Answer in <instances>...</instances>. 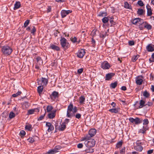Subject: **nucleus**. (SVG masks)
<instances>
[{
	"label": "nucleus",
	"instance_id": "obj_21",
	"mask_svg": "<svg viewBox=\"0 0 154 154\" xmlns=\"http://www.w3.org/2000/svg\"><path fill=\"white\" fill-rule=\"evenodd\" d=\"M66 128V125L65 124V122H63L62 124H61L60 126V128L59 129L60 131H63Z\"/></svg>",
	"mask_w": 154,
	"mask_h": 154
},
{
	"label": "nucleus",
	"instance_id": "obj_57",
	"mask_svg": "<svg viewBox=\"0 0 154 154\" xmlns=\"http://www.w3.org/2000/svg\"><path fill=\"white\" fill-rule=\"evenodd\" d=\"M153 104V103L152 102H148L147 103L145 104V105H148L149 106H152Z\"/></svg>",
	"mask_w": 154,
	"mask_h": 154
},
{
	"label": "nucleus",
	"instance_id": "obj_14",
	"mask_svg": "<svg viewBox=\"0 0 154 154\" xmlns=\"http://www.w3.org/2000/svg\"><path fill=\"white\" fill-rule=\"evenodd\" d=\"M147 9V15L148 16H150L152 14V13L151 9V8L149 5H147L146 6Z\"/></svg>",
	"mask_w": 154,
	"mask_h": 154
},
{
	"label": "nucleus",
	"instance_id": "obj_3",
	"mask_svg": "<svg viewBox=\"0 0 154 154\" xmlns=\"http://www.w3.org/2000/svg\"><path fill=\"white\" fill-rule=\"evenodd\" d=\"M85 144L86 147L91 148L94 146L95 144V141L93 139L87 140L85 141Z\"/></svg>",
	"mask_w": 154,
	"mask_h": 154
},
{
	"label": "nucleus",
	"instance_id": "obj_45",
	"mask_svg": "<svg viewBox=\"0 0 154 154\" xmlns=\"http://www.w3.org/2000/svg\"><path fill=\"white\" fill-rule=\"evenodd\" d=\"M21 94V91H18L16 94H13L12 96L14 97H16L18 95H20Z\"/></svg>",
	"mask_w": 154,
	"mask_h": 154
},
{
	"label": "nucleus",
	"instance_id": "obj_58",
	"mask_svg": "<svg viewBox=\"0 0 154 154\" xmlns=\"http://www.w3.org/2000/svg\"><path fill=\"white\" fill-rule=\"evenodd\" d=\"M77 147L79 148H81L83 147V144L82 143H79L77 145Z\"/></svg>",
	"mask_w": 154,
	"mask_h": 154
},
{
	"label": "nucleus",
	"instance_id": "obj_61",
	"mask_svg": "<svg viewBox=\"0 0 154 154\" xmlns=\"http://www.w3.org/2000/svg\"><path fill=\"white\" fill-rule=\"evenodd\" d=\"M121 89L123 91H125L127 89L126 87L125 86H123L121 87Z\"/></svg>",
	"mask_w": 154,
	"mask_h": 154
},
{
	"label": "nucleus",
	"instance_id": "obj_7",
	"mask_svg": "<svg viewBox=\"0 0 154 154\" xmlns=\"http://www.w3.org/2000/svg\"><path fill=\"white\" fill-rule=\"evenodd\" d=\"M129 121L132 123H134L135 124H137L142 122V121L138 118L134 119L133 118H130L129 119Z\"/></svg>",
	"mask_w": 154,
	"mask_h": 154
},
{
	"label": "nucleus",
	"instance_id": "obj_36",
	"mask_svg": "<svg viewBox=\"0 0 154 154\" xmlns=\"http://www.w3.org/2000/svg\"><path fill=\"white\" fill-rule=\"evenodd\" d=\"M55 116V114L54 113H50L48 115V117L50 119H53Z\"/></svg>",
	"mask_w": 154,
	"mask_h": 154
},
{
	"label": "nucleus",
	"instance_id": "obj_34",
	"mask_svg": "<svg viewBox=\"0 0 154 154\" xmlns=\"http://www.w3.org/2000/svg\"><path fill=\"white\" fill-rule=\"evenodd\" d=\"M143 82V80L141 79H138L136 81V83L138 85H141Z\"/></svg>",
	"mask_w": 154,
	"mask_h": 154
},
{
	"label": "nucleus",
	"instance_id": "obj_11",
	"mask_svg": "<svg viewBox=\"0 0 154 154\" xmlns=\"http://www.w3.org/2000/svg\"><path fill=\"white\" fill-rule=\"evenodd\" d=\"M146 49L149 52H152L154 51V45L152 44H149L146 47Z\"/></svg>",
	"mask_w": 154,
	"mask_h": 154
},
{
	"label": "nucleus",
	"instance_id": "obj_54",
	"mask_svg": "<svg viewBox=\"0 0 154 154\" xmlns=\"http://www.w3.org/2000/svg\"><path fill=\"white\" fill-rule=\"evenodd\" d=\"M77 39L75 37H74L73 38H72L71 40L72 42L74 43L77 41Z\"/></svg>",
	"mask_w": 154,
	"mask_h": 154
},
{
	"label": "nucleus",
	"instance_id": "obj_18",
	"mask_svg": "<svg viewBox=\"0 0 154 154\" xmlns=\"http://www.w3.org/2000/svg\"><path fill=\"white\" fill-rule=\"evenodd\" d=\"M21 6V4L19 2H17L14 4V9L15 10L20 8Z\"/></svg>",
	"mask_w": 154,
	"mask_h": 154
},
{
	"label": "nucleus",
	"instance_id": "obj_48",
	"mask_svg": "<svg viewBox=\"0 0 154 154\" xmlns=\"http://www.w3.org/2000/svg\"><path fill=\"white\" fill-rule=\"evenodd\" d=\"M29 20H27L24 24V26L25 27H26L28 25L29 23Z\"/></svg>",
	"mask_w": 154,
	"mask_h": 154
},
{
	"label": "nucleus",
	"instance_id": "obj_40",
	"mask_svg": "<svg viewBox=\"0 0 154 154\" xmlns=\"http://www.w3.org/2000/svg\"><path fill=\"white\" fill-rule=\"evenodd\" d=\"M15 116V114L13 112H10L9 115V118L10 119L14 118Z\"/></svg>",
	"mask_w": 154,
	"mask_h": 154
},
{
	"label": "nucleus",
	"instance_id": "obj_2",
	"mask_svg": "<svg viewBox=\"0 0 154 154\" xmlns=\"http://www.w3.org/2000/svg\"><path fill=\"white\" fill-rule=\"evenodd\" d=\"M3 53L5 55H10L12 51V49L9 46H5L3 47L2 49Z\"/></svg>",
	"mask_w": 154,
	"mask_h": 154
},
{
	"label": "nucleus",
	"instance_id": "obj_27",
	"mask_svg": "<svg viewBox=\"0 0 154 154\" xmlns=\"http://www.w3.org/2000/svg\"><path fill=\"white\" fill-rule=\"evenodd\" d=\"M50 48L53 50H56V51H59L60 50V48L59 47L54 45H51Z\"/></svg>",
	"mask_w": 154,
	"mask_h": 154
},
{
	"label": "nucleus",
	"instance_id": "obj_60",
	"mask_svg": "<svg viewBox=\"0 0 154 154\" xmlns=\"http://www.w3.org/2000/svg\"><path fill=\"white\" fill-rule=\"evenodd\" d=\"M20 134L23 136H24L26 134L25 131L23 130L21 131L20 132Z\"/></svg>",
	"mask_w": 154,
	"mask_h": 154
},
{
	"label": "nucleus",
	"instance_id": "obj_31",
	"mask_svg": "<svg viewBox=\"0 0 154 154\" xmlns=\"http://www.w3.org/2000/svg\"><path fill=\"white\" fill-rule=\"evenodd\" d=\"M58 151L56 149H53L50 150L47 152L48 154H54L55 153Z\"/></svg>",
	"mask_w": 154,
	"mask_h": 154
},
{
	"label": "nucleus",
	"instance_id": "obj_24",
	"mask_svg": "<svg viewBox=\"0 0 154 154\" xmlns=\"http://www.w3.org/2000/svg\"><path fill=\"white\" fill-rule=\"evenodd\" d=\"M137 14L140 15H141L145 13V11L142 9H138L137 11Z\"/></svg>",
	"mask_w": 154,
	"mask_h": 154
},
{
	"label": "nucleus",
	"instance_id": "obj_64",
	"mask_svg": "<svg viewBox=\"0 0 154 154\" xmlns=\"http://www.w3.org/2000/svg\"><path fill=\"white\" fill-rule=\"evenodd\" d=\"M51 8L50 7H48L47 9V12H49L51 11Z\"/></svg>",
	"mask_w": 154,
	"mask_h": 154
},
{
	"label": "nucleus",
	"instance_id": "obj_37",
	"mask_svg": "<svg viewBox=\"0 0 154 154\" xmlns=\"http://www.w3.org/2000/svg\"><path fill=\"white\" fill-rule=\"evenodd\" d=\"M89 149H86L85 150V151L86 153H89V152H93L94 151V150L92 148H89Z\"/></svg>",
	"mask_w": 154,
	"mask_h": 154
},
{
	"label": "nucleus",
	"instance_id": "obj_4",
	"mask_svg": "<svg viewBox=\"0 0 154 154\" xmlns=\"http://www.w3.org/2000/svg\"><path fill=\"white\" fill-rule=\"evenodd\" d=\"M36 64L35 66V68L37 69H39L40 66L42 65L43 64V61L41 58L39 57H38L36 58Z\"/></svg>",
	"mask_w": 154,
	"mask_h": 154
},
{
	"label": "nucleus",
	"instance_id": "obj_30",
	"mask_svg": "<svg viewBox=\"0 0 154 154\" xmlns=\"http://www.w3.org/2000/svg\"><path fill=\"white\" fill-rule=\"evenodd\" d=\"M85 98L84 96H81L79 97V103L81 104H82L85 101Z\"/></svg>",
	"mask_w": 154,
	"mask_h": 154
},
{
	"label": "nucleus",
	"instance_id": "obj_17",
	"mask_svg": "<svg viewBox=\"0 0 154 154\" xmlns=\"http://www.w3.org/2000/svg\"><path fill=\"white\" fill-rule=\"evenodd\" d=\"M39 111V109L38 108L34 109L29 110L28 111V114H33L34 112H38Z\"/></svg>",
	"mask_w": 154,
	"mask_h": 154
},
{
	"label": "nucleus",
	"instance_id": "obj_32",
	"mask_svg": "<svg viewBox=\"0 0 154 154\" xmlns=\"http://www.w3.org/2000/svg\"><path fill=\"white\" fill-rule=\"evenodd\" d=\"M25 128L29 131H31L32 130V125L29 124L26 125L25 127Z\"/></svg>",
	"mask_w": 154,
	"mask_h": 154
},
{
	"label": "nucleus",
	"instance_id": "obj_46",
	"mask_svg": "<svg viewBox=\"0 0 154 154\" xmlns=\"http://www.w3.org/2000/svg\"><path fill=\"white\" fill-rule=\"evenodd\" d=\"M28 142L30 143H32L34 141V139L32 137H29L27 139Z\"/></svg>",
	"mask_w": 154,
	"mask_h": 154
},
{
	"label": "nucleus",
	"instance_id": "obj_19",
	"mask_svg": "<svg viewBox=\"0 0 154 154\" xmlns=\"http://www.w3.org/2000/svg\"><path fill=\"white\" fill-rule=\"evenodd\" d=\"M144 25V27L145 28H146L148 30H149L151 29L152 28V26L151 25L149 24H148L146 22H144V23H143Z\"/></svg>",
	"mask_w": 154,
	"mask_h": 154
},
{
	"label": "nucleus",
	"instance_id": "obj_29",
	"mask_svg": "<svg viewBox=\"0 0 154 154\" xmlns=\"http://www.w3.org/2000/svg\"><path fill=\"white\" fill-rule=\"evenodd\" d=\"M109 111L112 113H117L119 112V109H118L114 108L110 109Z\"/></svg>",
	"mask_w": 154,
	"mask_h": 154
},
{
	"label": "nucleus",
	"instance_id": "obj_43",
	"mask_svg": "<svg viewBox=\"0 0 154 154\" xmlns=\"http://www.w3.org/2000/svg\"><path fill=\"white\" fill-rule=\"evenodd\" d=\"M53 109V107L51 106H48L47 107V110L48 112H50Z\"/></svg>",
	"mask_w": 154,
	"mask_h": 154
},
{
	"label": "nucleus",
	"instance_id": "obj_26",
	"mask_svg": "<svg viewBox=\"0 0 154 154\" xmlns=\"http://www.w3.org/2000/svg\"><path fill=\"white\" fill-rule=\"evenodd\" d=\"M124 7L126 8L130 9H131V5H130L127 2H125L124 3Z\"/></svg>",
	"mask_w": 154,
	"mask_h": 154
},
{
	"label": "nucleus",
	"instance_id": "obj_6",
	"mask_svg": "<svg viewBox=\"0 0 154 154\" xmlns=\"http://www.w3.org/2000/svg\"><path fill=\"white\" fill-rule=\"evenodd\" d=\"M48 80L42 77L41 80L38 81V85H46L48 83Z\"/></svg>",
	"mask_w": 154,
	"mask_h": 154
},
{
	"label": "nucleus",
	"instance_id": "obj_13",
	"mask_svg": "<svg viewBox=\"0 0 154 154\" xmlns=\"http://www.w3.org/2000/svg\"><path fill=\"white\" fill-rule=\"evenodd\" d=\"M101 68L103 69H108L110 67V66L109 64L107 63H103L101 64Z\"/></svg>",
	"mask_w": 154,
	"mask_h": 154
},
{
	"label": "nucleus",
	"instance_id": "obj_15",
	"mask_svg": "<svg viewBox=\"0 0 154 154\" xmlns=\"http://www.w3.org/2000/svg\"><path fill=\"white\" fill-rule=\"evenodd\" d=\"M115 74L113 73H110L106 74L105 80H109Z\"/></svg>",
	"mask_w": 154,
	"mask_h": 154
},
{
	"label": "nucleus",
	"instance_id": "obj_51",
	"mask_svg": "<svg viewBox=\"0 0 154 154\" xmlns=\"http://www.w3.org/2000/svg\"><path fill=\"white\" fill-rule=\"evenodd\" d=\"M122 145V142L121 141H120L117 143L116 146L118 148H119Z\"/></svg>",
	"mask_w": 154,
	"mask_h": 154
},
{
	"label": "nucleus",
	"instance_id": "obj_38",
	"mask_svg": "<svg viewBox=\"0 0 154 154\" xmlns=\"http://www.w3.org/2000/svg\"><path fill=\"white\" fill-rule=\"evenodd\" d=\"M66 10H63L61 11V15L62 18H64L66 15Z\"/></svg>",
	"mask_w": 154,
	"mask_h": 154
},
{
	"label": "nucleus",
	"instance_id": "obj_28",
	"mask_svg": "<svg viewBox=\"0 0 154 154\" xmlns=\"http://www.w3.org/2000/svg\"><path fill=\"white\" fill-rule=\"evenodd\" d=\"M29 106V103L27 102H25L22 105L24 109H26L28 108Z\"/></svg>",
	"mask_w": 154,
	"mask_h": 154
},
{
	"label": "nucleus",
	"instance_id": "obj_41",
	"mask_svg": "<svg viewBox=\"0 0 154 154\" xmlns=\"http://www.w3.org/2000/svg\"><path fill=\"white\" fill-rule=\"evenodd\" d=\"M97 32L96 30H93L92 31L91 35L92 37H94L96 35V33Z\"/></svg>",
	"mask_w": 154,
	"mask_h": 154
},
{
	"label": "nucleus",
	"instance_id": "obj_23",
	"mask_svg": "<svg viewBox=\"0 0 154 154\" xmlns=\"http://www.w3.org/2000/svg\"><path fill=\"white\" fill-rule=\"evenodd\" d=\"M44 85H41L39 86L37 88L38 92L39 94H40L42 91L43 89Z\"/></svg>",
	"mask_w": 154,
	"mask_h": 154
},
{
	"label": "nucleus",
	"instance_id": "obj_53",
	"mask_svg": "<svg viewBox=\"0 0 154 154\" xmlns=\"http://www.w3.org/2000/svg\"><path fill=\"white\" fill-rule=\"evenodd\" d=\"M129 45H130L132 46L134 45V43L133 41H129L128 42Z\"/></svg>",
	"mask_w": 154,
	"mask_h": 154
},
{
	"label": "nucleus",
	"instance_id": "obj_47",
	"mask_svg": "<svg viewBox=\"0 0 154 154\" xmlns=\"http://www.w3.org/2000/svg\"><path fill=\"white\" fill-rule=\"evenodd\" d=\"M125 147H123L120 150V153L121 154H124L125 151Z\"/></svg>",
	"mask_w": 154,
	"mask_h": 154
},
{
	"label": "nucleus",
	"instance_id": "obj_20",
	"mask_svg": "<svg viewBox=\"0 0 154 154\" xmlns=\"http://www.w3.org/2000/svg\"><path fill=\"white\" fill-rule=\"evenodd\" d=\"M134 149L140 152L143 149L142 147L140 145H137L134 146Z\"/></svg>",
	"mask_w": 154,
	"mask_h": 154
},
{
	"label": "nucleus",
	"instance_id": "obj_39",
	"mask_svg": "<svg viewBox=\"0 0 154 154\" xmlns=\"http://www.w3.org/2000/svg\"><path fill=\"white\" fill-rule=\"evenodd\" d=\"M117 85V82H116L113 83H112L110 85V87L113 88H115Z\"/></svg>",
	"mask_w": 154,
	"mask_h": 154
},
{
	"label": "nucleus",
	"instance_id": "obj_10",
	"mask_svg": "<svg viewBox=\"0 0 154 154\" xmlns=\"http://www.w3.org/2000/svg\"><path fill=\"white\" fill-rule=\"evenodd\" d=\"M46 126L48 127V131L49 132L53 130L54 129L53 126L50 122H46Z\"/></svg>",
	"mask_w": 154,
	"mask_h": 154
},
{
	"label": "nucleus",
	"instance_id": "obj_22",
	"mask_svg": "<svg viewBox=\"0 0 154 154\" xmlns=\"http://www.w3.org/2000/svg\"><path fill=\"white\" fill-rule=\"evenodd\" d=\"M61 122L60 121L56 122L55 125V128L56 129H59L60 128V127L61 124Z\"/></svg>",
	"mask_w": 154,
	"mask_h": 154
},
{
	"label": "nucleus",
	"instance_id": "obj_42",
	"mask_svg": "<svg viewBox=\"0 0 154 154\" xmlns=\"http://www.w3.org/2000/svg\"><path fill=\"white\" fill-rule=\"evenodd\" d=\"M138 55H137L136 56H134L132 58V60L134 62H135L138 58Z\"/></svg>",
	"mask_w": 154,
	"mask_h": 154
},
{
	"label": "nucleus",
	"instance_id": "obj_63",
	"mask_svg": "<svg viewBox=\"0 0 154 154\" xmlns=\"http://www.w3.org/2000/svg\"><path fill=\"white\" fill-rule=\"evenodd\" d=\"M66 15H67L68 14H69L71 13L72 11H71L70 10H67V11H66Z\"/></svg>",
	"mask_w": 154,
	"mask_h": 154
},
{
	"label": "nucleus",
	"instance_id": "obj_9",
	"mask_svg": "<svg viewBox=\"0 0 154 154\" xmlns=\"http://www.w3.org/2000/svg\"><path fill=\"white\" fill-rule=\"evenodd\" d=\"M85 51L83 49H81L77 53V56L80 58L83 57L85 54Z\"/></svg>",
	"mask_w": 154,
	"mask_h": 154
},
{
	"label": "nucleus",
	"instance_id": "obj_56",
	"mask_svg": "<svg viewBox=\"0 0 154 154\" xmlns=\"http://www.w3.org/2000/svg\"><path fill=\"white\" fill-rule=\"evenodd\" d=\"M61 148V147L60 146H56L55 147L54 149H56L58 151V150L60 149Z\"/></svg>",
	"mask_w": 154,
	"mask_h": 154
},
{
	"label": "nucleus",
	"instance_id": "obj_8",
	"mask_svg": "<svg viewBox=\"0 0 154 154\" xmlns=\"http://www.w3.org/2000/svg\"><path fill=\"white\" fill-rule=\"evenodd\" d=\"M132 23L135 24L138 23L139 25H141L144 22L143 19L140 18H137L134 19L132 21Z\"/></svg>",
	"mask_w": 154,
	"mask_h": 154
},
{
	"label": "nucleus",
	"instance_id": "obj_44",
	"mask_svg": "<svg viewBox=\"0 0 154 154\" xmlns=\"http://www.w3.org/2000/svg\"><path fill=\"white\" fill-rule=\"evenodd\" d=\"M150 62H154V53H153L152 55L151 58L149 59Z\"/></svg>",
	"mask_w": 154,
	"mask_h": 154
},
{
	"label": "nucleus",
	"instance_id": "obj_55",
	"mask_svg": "<svg viewBox=\"0 0 154 154\" xmlns=\"http://www.w3.org/2000/svg\"><path fill=\"white\" fill-rule=\"evenodd\" d=\"M81 117V115L79 113H77L75 115V117L78 119H79Z\"/></svg>",
	"mask_w": 154,
	"mask_h": 154
},
{
	"label": "nucleus",
	"instance_id": "obj_16",
	"mask_svg": "<svg viewBox=\"0 0 154 154\" xmlns=\"http://www.w3.org/2000/svg\"><path fill=\"white\" fill-rule=\"evenodd\" d=\"M58 92L54 91L51 96V98L52 99H54L56 98L57 97H58Z\"/></svg>",
	"mask_w": 154,
	"mask_h": 154
},
{
	"label": "nucleus",
	"instance_id": "obj_50",
	"mask_svg": "<svg viewBox=\"0 0 154 154\" xmlns=\"http://www.w3.org/2000/svg\"><path fill=\"white\" fill-rule=\"evenodd\" d=\"M143 125H146L147 124L149 123V121L147 119H144L143 120Z\"/></svg>",
	"mask_w": 154,
	"mask_h": 154
},
{
	"label": "nucleus",
	"instance_id": "obj_12",
	"mask_svg": "<svg viewBox=\"0 0 154 154\" xmlns=\"http://www.w3.org/2000/svg\"><path fill=\"white\" fill-rule=\"evenodd\" d=\"M96 133V130L95 129H91L89 131V134L91 137L94 136Z\"/></svg>",
	"mask_w": 154,
	"mask_h": 154
},
{
	"label": "nucleus",
	"instance_id": "obj_49",
	"mask_svg": "<svg viewBox=\"0 0 154 154\" xmlns=\"http://www.w3.org/2000/svg\"><path fill=\"white\" fill-rule=\"evenodd\" d=\"M137 4L140 6H142L144 5V4L142 1L140 0L138 1Z\"/></svg>",
	"mask_w": 154,
	"mask_h": 154
},
{
	"label": "nucleus",
	"instance_id": "obj_62",
	"mask_svg": "<svg viewBox=\"0 0 154 154\" xmlns=\"http://www.w3.org/2000/svg\"><path fill=\"white\" fill-rule=\"evenodd\" d=\"M153 151V150L152 149L149 150L147 151V153L148 154H150Z\"/></svg>",
	"mask_w": 154,
	"mask_h": 154
},
{
	"label": "nucleus",
	"instance_id": "obj_52",
	"mask_svg": "<svg viewBox=\"0 0 154 154\" xmlns=\"http://www.w3.org/2000/svg\"><path fill=\"white\" fill-rule=\"evenodd\" d=\"M83 71V69L82 68H81L78 70L77 72L79 74H80L82 73Z\"/></svg>",
	"mask_w": 154,
	"mask_h": 154
},
{
	"label": "nucleus",
	"instance_id": "obj_5",
	"mask_svg": "<svg viewBox=\"0 0 154 154\" xmlns=\"http://www.w3.org/2000/svg\"><path fill=\"white\" fill-rule=\"evenodd\" d=\"M60 41L61 45L63 48H66L68 47L69 43L66 42V39L65 38H62Z\"/></svg>",
	"mask_w": 154,
	"mask_h": 154
},
{
	"label": "nucleus",
	"instance_id": "obj_25",
	"mask_svg": "<svg viewBox=\"0 0 154 154\" xmlns=\"http://www.w3.org/2000/svg\"><path fill=\"white\" fill-rule=\"evenodd\" d=\"M145 101L143 100H141L140 101L139 104L140 106L139 107V108H141L143 107V106H146L145 104Z\"/></svg>",
	"mask_w": 154,
	"mask_h": 154
},
{
	"label": "nucleus",
	"instance_id": "obj_59",
	"mask_svg": "<svg viewBox=\"0 0 154 154\" xmlns=\"http://www.w3.org/2000/svg\"><path fill=\"white\" fill-rule=\"evenodd\" d=\"M36 31V29L35 27L34 26L33 27V29L31 31V33H34Z\"/></svg>",
	"mask_w": 154,
	"mask_h": 154
},
{
	"label": "nucleus",
	"instance_id": "obj_1",
	"mask_svg": "<svg viewBox=\"0 0 154 154\" xmlns=\"http://www.w3.org/2000/svg\"><path fill=\"white\" fill-rule=\"evenodd\" d=\"M77 111V107L76 106L73 107L72 104H69L68 107L67 112V116L68 117H71L75 116L74 113Z\"/></svg>",
	"mask_w": 154,
	"mask_h": 154
},
{
	"label": "nucleus",
	"instance_id": "obj_35",
	"mask_svg": "<svg viewBox=\"0 0 154 154\" xmlns=\"http://www.w3.org/2000/svg\"><path fill=\"white\" fill-rule=\"evenodd\" d=\"M109 20V19L108 17H104L102 19V22L104 23H105L108 22Z\"/></svg>",
	"mask_w": 154,
	"mask_h": 154
},
{
	"label": "nucleus",
	"instance_id": "obj_33",
	"mask_svg": "<svg viewBox=\"0 0 154 154\" xmlns=\"http://www.w3.org/2000/svg\"><path fill=\"white\" fill-rule=\"evenodd\" d=\"M143 95L144 97L146 98L149 97L150 95L149 93H148L146 91H145L143 92Z\"/></svg>",
	"mask_w": 154,
	"mask_h": 154
}]
</instances>
